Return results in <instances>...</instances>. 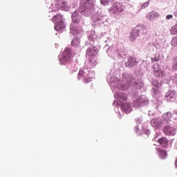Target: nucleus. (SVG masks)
<instances>
[{"label":"nucleus","instance_id":"39","mask_svg":"<svg viewBox=\"0 0 177 177\" xmlns=\"http://www.w3.org/2000/svg\"><path fill=\"white\" fill-rule=\"evenodd\" d=\"M136 123L138 124L139 125H140V124H142V120L141 119H138L136 120Z\"/></svg>","mask_w":177,"mask_h":177},{"label":"nucleus","instance_id":"27","mask_svg":"<svg viewBox=\"0 0 177 177\" xmlns=\"http://www.w3.org/2000/svg\"><path fill=\"white\" fill-rule=\"evenodd\" d=\"M157 46H156L154 43H149L147 46V50H148V52H154Z\"/></svg>","mask_w":177,"mask_h":177},{"label":"nucleus","instance_id":"5","mask_svg":"<svg viewBox=\"0 0 177 177\" xmlns=\"http://www.w3.org/2000/svg\"><path fill=\"white\" fill-rule=\"evenodd\" d=\"M91 68V64H89L88 68H83L79 71V73L77 75V80H82L84 84H88L91 82L92 80H93V77L95 75V72L93 71H89Z\"/></svg>","mask_w":177,"mask_h":177},{"label":"nucleus","instance_id":"30","mask_svg":"<svg viewBox=\"0 0 177 177\" xmlns=\"http://www.w3.org/2000/svg\"><path fill=\"white\" fill-rule=\"evenodd\" d=\"M171 45L172 46H177V36L172 38Z\"/></svg>","mask_w":177,"mask_h":177},{"label":"nucleus","instance_id":"24","mask_svg":"<svg viewBox=\"0 0 177 177\" xmlns=\"http://www.w3.org/2000/svg\"><path fill=\"white\" fill-rule=\"evenodd\" d=\"M133 85L137 89H142V88H143V86H145V82H143V80L140 79L136 80Z\"/></svg>","mask_w":177,"mask_h":177},{"label":"nucleus","instance_id":"14","mask_svg":"<svg viewBox=\"0 0 177 177\" xmlns=\"http://www.w3.org/2000/svg\"><path fill=\"white\" fill-rule=\"evenodd\" d=\"M177 97V92L174 90H169L165 95L167 102H175Z\"/></svg>","mask_w":177,"mask_h":177},{"label":"nucleus","instance_id":"17","mask_svg":"<svg viewBox=\"0 0 177 177\" xmlns=\"http://www.w3.org/2000/svg\"><path fill=\"white\" fill-rule=\"evenodd\" d=\"M152 68L153 70V75H155V77H161L165 75V73L160 69V65H158V64H153L152 66Z\"/></svg>","mask_w":177,"mask_h":177},{"label":"nucleus","instance_id":"41","mask_svg":"<svg viewBox=\"0 0 177 177\" xmlns=\"http://www.w3.org/2000/svg\"><path fill=\"white\" fill-rule=\"evenodd\" d=\"M126 1H127V2H129V0H126Z\"/></svg>","mask_w":177,"mask_h":177},{"label":"nucleus","instance_id":"25","mask_svg":"<svg viewBox=\"0 0 177 177\" xmlns=\"http://www.w3.org/2000/svg\"><path fill=\"white\" fill-rule=\"evenodd\" d=\"M158 142L162 147H167V146H168V139L165 137L158 139Z\"/></svg>","mask_w":177,"mask_h":177},{"label":"nucleus","instance_id":"36","mask_svg":"<svg viewBox=\"0 0 177 177\" xmlns=\"http://www.w3.org/2000/svg\"><path fill=\"white\" fill-rule=\"evenodd\" d=\"M135 130L136 133H138V135H140L141 133H140V130L139 129V125L136 126Z\"/></svg>","mask_w":177,"mask_h":177},{"label":"nucleus","instance_id":"7","mask_svg":"<svg viewBox=\"0 0 177 177\" xmlns=\"http://www.w3.org/2000/svg\"><path fill=\"white\" fill-rule=\"evenodd\" d=\"M86 57H88V64L90 68L96 66V55H97V48L95 46L88 47L86 51Z\"/></svg>","mask_w":177,"mask_h":177},{"label":"nucleus","instance_id":"11","mask_svg":"<svg viewBox=\"0 0 177 177\" xmlns=\"http://www.w3.org/2000/svg\"><path fill=\"white\" fill-rule=\"evenodd\" d=\"M91 19L94 23L103 24L104 21H107V15L104 10L100 8L97 12L92 16Z\"/></svg>","mask_w":177,"mask_h":177},{"label":"nucleus","instance_id":"12","mask_svg":"<svg viewBox=\"0 0 177 177\" xmlns=\"http://www.w3.org/2000/svg\"><path fill=\"white\" fill-rule=\"evenodd\" d=\"M140 34H147V29L146 28V26L143 25L136 26L130 33V41H135Z\"/></svg>","mask_w":177,"mask_h":177},{"label":"nucleus","instance_id":"9","mask_svg":"<svg viewBox=\"0 0 177 177\" xmlns=\"http://www.w3.org/2000/svg\"><path fill=\"white\" fill-rule=\"evenodd\" d=\"M52 20L53 23L55 24L54 28L55 31L62 32V31L66 28V23H64V18H63V15L57 14V15L53 16Z\"/></svg>","mask_w":177,"mask_h":177},{"label":"nucleus","instance_id":"33","mask_svg":"<svg viewBox=\"0 0 177 177\" xmlns=\"http://www.w3.org/2000/svg\"><path fill=\"white\" fill-rule=\"evenodd\" d=\"M100 2H101V5L106 6L109 5L110 0H100Z\"/></svg>","mask_w":177,"mask_h":177},{"label":"nucleus","instance_id":"26","mask_svg":"<svg viewBox=\"0 0 177 177\" xmlns=\"http://www.w3.org/2000/svg\"><path fill=\"white\" fill-rule=\"evenodd\" d=\"M158 154L160 158H162V160L165 159L167 156V151H165V149H158Z\"/></svg>","mask_w":177,"mask_h":177},{"label":"nucleus","instance_id":"16","mask_svg":"<svg viewBox=\"0 0 177 177\" xmlns=\"http://www.w3.org/2000/svg\"><path fill=\"white\" fill-rule=\"evenodd\" d=\"M88 41L89 44L93 46H97L99 45V39H97V36H96L95 32H91L88 36Z\"/></svg>","mask_w":177,"mask_h":177},{"label":"nucleus","instance_id":"15","mask_svg":"<svg viewBox=\"0 0 177 177\" xmlns=\"http://www.w3.org/2000/svg\"><path fill=\"white\" fill-rule=\"evenodd\" d=\"M110 13L112 14H118L121 13V12H124V8L120 3H115L113 5L112 7L109 8Z\"/></svg>","mask_w":177,"mask_h":177},{"label":"nucleus","instance_id":"20","mask_svg":"<svg viewBox=\"0 0 177 177\" xmlns=\"http://www.w3.org/2000/svg\"><path fill=\"white\" fill-rule=\"evenodd\" d=\"M174 117L171 112H167L162 114V122L163 124H171V122H174V120H171V118Z\"/></svg>","mask_w":177,"mask_h":177},{"label":"nucleus","instance_id":"31","mask_svg":"<svg viewBox=\"0 0 177 177\" xmlns=\"http://www.w3.org/2000/svg\"><path fill=\"white\" fill-rule=\"evenodd\" d=\"M152 84L156 88H160L161 86V83L158 82L157 80H153Z\"/></svg>","mask_w":177,"mask_h":177},{"label":"nucleus","instance_id":"23","mask_svg":"<svg viewBox=\"0 0 177 177\" xmlns=\"http://www.w3.org/2000/svg\"><path fill=\"white\" fill-rule=\"evenodd\" d=\"M73 35H74V37H76L72 40L71 44L73 46H75V48H78V46H80V38H81V37H82V30L80 37H78V36H77V35H74V34H73Z\"/></svg>","mask_w":177,"mask_h":177},{"label":"nucleus","instance_id":"21","mask_svg":"<svg viewBox=\"0 0 177 177\" xmlns=\"http://www.w3.org/2000/svg\"><path fill=\"white\" fill-rule=\"evenodd\" d=\"M162 120L160 118L152 119L150 124L154 129H160L162 127Z\"/></svg>","mask_w":177,"mask_h":177},{"label":"nucleus","instance_id":"37","mask_svg":"<svg viewBox=\"0 0 177 177\" xmlns=\"http://www.w3.org/2000/svg\"><path fill=\"white\" fill-rule=\"evenodd\" d=\"M172 81L175 82V84H177V74L172 77Z\"/></svg>","mask_w":177,"mask_h":177},{"label":"nucleus","instance_id":"18","mask_svg":"<svg viewBox=\"0 0 177 177\" xmlns=\"http://www.w3.org/2000/svg\"><path fill=\"white\" fill-rule=\"evenodd\" d=\"M121 110L125 113V114H129L132 112V106L129 102H123L120 104Z\"/></svg>","mask_w":177,"mask_h":177},{"label":"nucleus","instance_id":"29","mask_svg":"<svg viewBox=\"0 0 177 177\" xmlns=\"http://www.w3.org/2000/svg\"><path fill=\"white\" fill-rule=\"evenodd\" d=\"M172 68L174 71H177V57H175L173 60Z\"/></svg>","mask_w":177,"mask_h":177},{"label":"nucleus","instance_id":"32","mask_svg":"<svg viewBox=\"0 0 177 177\" xmlns=\"http://www.w3.org/2000/svg\"><path fill=\"white\" fill-rule=\"evenodd\" d=\"M158 93H160V91H158V88H153L152 95L153 96H157V95H158Z\"/></svg>","mask_w":177,"mask_h":177},{"label":"nucleus","instance_id":"10","mask_svg":"<svg viewBox=\"0 0 177 177\" xmlns=\"http://www.w3.org/2000/svg\"><path fill=\"white\" fill-rule=\"evenodd\" d=\"M176 117H174V122H170V123L165 124L164 128V133L168 136H174L176 133L177 128V111L175 112Z\"/></svg>","mask_w":177,"mask_h":177},{"label":"nucleus","instance_id":"22","mask_svg":"<svg viewBox=\"0 0 177 177\" xmlns=\"http://www.w3.org/2000/svg\"><path fill=\"white\" fill-rule=\"evenodd\" d=\"M158 17H160V13L157 12L156 11H151L147 15V19L151 21L156 20V19H158Z\"/></svg>","mask_w":177,"mask_h":177},{"label":"nucleus","instance_id":"38","mask_svg":"<svg viewBox=\"0 0 177 177\" xmlns=\"http://www.w3.org/2000/svg\"><path fill=\"white\" fill-rule=\"evenodd\" d=\"M172 17H174V16L172 15H167L166 19H167V20H171V19H172Z\"/></svg>","mask_w":177,"mask_h":177},{"label":"nucleus","instance_id":"40","mask_svg":"<svg viewBox=\"0 0 177 177\" xmlns=\"http://www.w3.org/2000/svg\"><path fill=\"white\" fill-rule=\"evenodd\" d=\"M147 135H150V130H147Z\"/></svg>","mask_w":177,"mask_h":177},{"label":"nucleus","instance_id":"3","mask_svg":"<svg viewBox=\"0 0 177 177\" xmlns=\"http://www.w3.org/2000/svg\"><path fill=\"white\" fill-rule=\"evenodd\" d=\"M106 53L109 57L115 59V60H118V57L119 59L120 57L124 58L128 55L127 50L124 47L121 48V46L117 45H113L109 47Z\"/></svg>","mask_w":177,"mask_h":177},{"label":"nucleus","instance_id":"2","mask_svg":"<svg viewBox=\"0 0 177 177\" xmlns=\"http://www.w3.org/2000/svg\"><path fill=\"white\" fill-rule=\"evenodd\" d=\"M72 23L70 26V30L71 34L77 35V37H81L82 32V28H81V17L78 11H75L72 15Z\"/></svg>","mask_w":177,"mask_h":177},{"label":"nucleus","instance_id":"6","mask_svg":"<svg viewBox=\"0 0 177 177\" xmlns=\"http://www.w3.org/2000/svg\"><path fill=\"white\" fill-rule=\"evenodd\" d=\"M59 9L67 12V10H68V4H67V1H65L64 0H55L49 7L48 12L49 13H53L57 12Z\"/></svg>","mask_w":177,"mask_h":177},{"label":"nucleus","instance_id":"19","mask_svg":"<svg viewBox=\"0 0 177 177\" xmlns=\"http://www.w3.org/2000/svg\"><path fill=\"white\" fill-rule=\"evenodd\" d=\"M138 64V61H136V57L130 56L127 58V61L125 62V66L131 68L135 67Z\"/></svg>","mask_w":177,"mask_h":177},{"label":"nucleus","instance_id":"4","mask_svg":"<svg viewBox=\"0 0 177 177\" xmlns=\"http://www.w3.org/2000/svg\"><path fill=\"white\" fill-rule=\"evenodd\" d=\"M80 12L81 15L86 17H89L95 12L93 0H81Z\"/></svg>","mask_w":177,"mask_h":177},{"label":"nucleus","instance_id":"34","mask_svg":"<svg viewBox=\"0 0 177 177\" xmlns=\"http://www.w3.org/2000/svg\"><path fill=\"white\" fill-rule=\"evenodd\" d=\"M149 5H150V1H147L141 6V9H146Z\"/></svg>","mask_w":177,"mask_h":177},{"label":"nucleus","instance_id":"28","mask_svg":"<svg viewBox=\"0 0 177 177\" xmlns=\"http://www.w3.org/2000/svg\"><path fill=\"white\" fill-rule=\"evenodd\" d=\"M161 60V55L159 53L155 55L154 57L151 58L152 63H155V62H159Z\"/></svg>","mask_w":177,"mask_h":177},{"label":"nucleus","instance_id":"35","mask_svg":"<svg viewBox=\"0 0 177 177\" xmlns=\"http://www.w3.org/2000/svg\"><path fill=\"white\" fill-rule=\"evenodd\" d=\"M106 39L104 37L102 38V39H103L104 42H105V44L107 42H110V41H111V39H110V36L106 35Z\"/></svg>","mask_w":177,"mask_h":177},{"label":"nucleus","instance_id":"8","mask_svg":"<svg viewBox=\"0 0 177 177\" xmlns=\"http://www.w3.org/2000/svg\"><path fill=\"white\" fill-rule=\"evenodd\" d=\"M139 93L136 92L133 95V107H136V109H139V107H142L143 106H146L147 104H149V99H147V97L145 95L139 96Z\"/></svg>","mask_w":177,"mask_h":177},{"label":"nucleus","instance_id":"13","mask_svg":"<svg viewBox=\"0 0 177 177\" xmlns=\"http://www.w3.org/2000/svg\"><path fill=\"white\" fill-rule=\"evenodd\" d=\"M58 59L59 60V63L62 65H66L70 60L71 59V49L68 47H66L62 55H59Z\"/></svg>","mask_w":177,"mask_h":177},{"label":"nucleus","instance_id":"1","mask_svg":"<svg viewBox=\"0 0 177 177\" xmlns=\"http://www.w3.org/2000/svg\"><path fill=\"white\" fill-rule=\"evenodd\" d=\"M106 80L108 84L111 86L112 92L115 93L114 97L117 100L113 102L115 107V111L118 113V109H120V105L124 102H127L128 99V95L124 92L117 91V89L120 91H127L129 89V86L132 85L133 82V77L132 75L128 73H123L120 80H118L115 77V73L111 71L109 75H107Z\"/></svg>","mask_w":177,"mask_h":177}]
</instances>
